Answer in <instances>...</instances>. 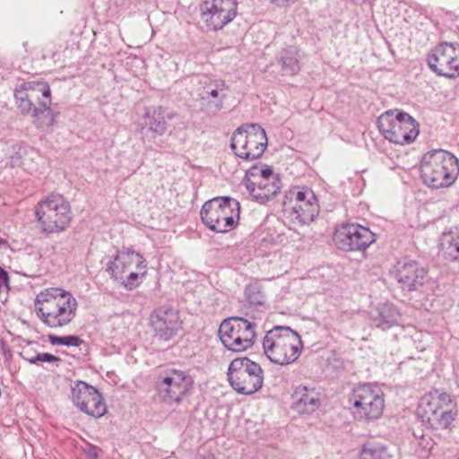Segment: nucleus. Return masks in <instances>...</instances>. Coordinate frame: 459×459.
Returning a JSON list of instances; mask_svg holds the SVG:
<instances>
[{
    "label": "nucleus",
    "instance_id": "f03ea898",
    "mask_svg": "<svg viewBox=\"0 0 459 459\" xmlns=\"http://www.w3.org/2000/svg\"><path fill=\"white\" fill-rule=\"evenodd\" d=\"M19 109L35 118L38 127L53 124L50 111L51 93L44 82H26L16 89L14 93Z\"/></svg>",
    "mask_w": 459,
    "mask_h": 459
},
{
    "label": "nucleus",
    "instance_id": "4c0bfd02",
    "mask_svg": "<svg viewBox=\"0 0 459 459\" xmlns=\"http://www.w3.org/2000/svg\"><path fill=\"white\" fill-rule=\"evenodd\" d=\"M195 459H215V456L210 451L200 450Z\"/></svg>",
    "mask_w": 459,
    "mask_h": 459
},
{
    "label": "nucleus",
    "instance_id": "2f4dec72",
    "mask_svg": "<svg viewBox=\"0 0 459 459\" xmlns=\"http://www.w3.org/2000/svg\"><path fill=\"white\" fill-rule=\"evenodd\" d=\"M70 204L59 195V231L65 230L72 221Z\"/></svg>",
    "mask_w": 459,
    "mask_h": 459
},
{
    "label": "nucleus",
    "instance_id": "f704fd0d",
    "mask_svg": "<svg viewBox=\"0 0 459 459\" xmlns=\"http://www.w3.org/2000/svg\"><path fill=\"white\" fill-rule=\"evenodd\" d=\"M82 341L76 335L59 336V345L78 347Z\"/></svg>",
    "mask_w": 459,
    "mask_h": 459
},
{
    "label": "nucleus",
    "instance_id": "0eeeda50",
    "mask_svg": "<svg viewBox=\"0 0 459 459\" xmlns=\"http://www.w3.org/2000/svg\"><path fill=\"white\" fill-rule=\"evenodd\" d=\"M377 126L385 139L396 144L411 143L419 134L418 123L403 111H385L378 117Z\"/></svg>",
    "mask_w": 459,
    "mask_h": 459
},
{
    "label": "nucleus",
    "instance_id": "412c9836",
    "mask_svg": "<svg viewBox=\"0 0 459 459\" xmlns=\"http://www.w3.org/2000/svg\"><path fill=\"white\" fill-rule=\"evenodd\" d=\"M57 288L48 289L37 295L35 307L39 318L48 326L57 323Z\"/></svg>",
    "mask_w": 459,
    "mask_h": 459
},
{
    "label": "nucleus",
    "instance_id": "7ed1b4c3",
    "mask_svg": "<svg viewBox=\"0 0 459 459\" xmlns=\"http://www.w3.org/2000/svg\"><path fill=\"white\" fill-rule=\"evenodd\" d=\"M263 349L271 362L287 366L299 359L303 343L300 335L290 327L275 325L266 332L263 340Z\"/></svg>",
    "mask_w": 459,
    "mask_h": 459
},
{
    "label": "nucleus",
    "instance_id": "dca6fc26",
    "mask_svg": "<svg viewBox=\"0 0 459 459\" xmlns=\"http://www.w3.org/2000/svg\"><path fill=\"white\" fill-rule=\"evenodd\" d=\"M333 239L341 250L361 251L375 241V234L368 228L351 223L337 229Z\"/></svg>",
    "mask_w": 459,
    "mask_h": 459
},
{
    "label": "nucleus",
    "instance_id": "aec40b11",
    "mask_svg": "<svg viewBox=\"0 0 459 459\" xmlns=\"http://www.w3.org/2000/svg\"><path fill=\"white\" fill-rule=\"evenodd\" d=\"M145 259L138 252L126 249L118 252L114 261L108 264V269L116 280H123V275L135 269H145Z\"/></svg>",
    "mask_w": 459,
    "mask_h": 459
},
{
    "label": "nucleus",
    "instance_id": "b1692460",
    "mask_svg": "<svg viewBox=\"0 0 459 459\" xmlns=\"http://www.w3.org/2000/svg\"><path fill=\"white\" fill-rule=\"evenodd\" d=\"M38 221L44 231L53 232L57 228V200L55 195L40 202L36 210Z\"/></svg>",
    "mask_w": 459,
    "mask_h": 459
},
{
    "label": "nucleus",
    "instance_id": "423d86ee",
    "mask_svg": "<svg viewBox=\"0 0 459 459\" xmlns=\"http://www.w3.org/2000/svg\"><path fill=\"white\" fill-rule=\"evenodd\" d=\"M267 143L266 133L260 125L244 124L234 131L230 148L237 157L254 160L264 154Z\"/></svg>",
    "mask_w": 459,
    "mask_h": 459
},
{
    "label": "nucleus",
    "instance_id": "393cba45",
    "mask_svg": "<svg viewBox=\"0 0 459 459\" xmlns=\"http://www.w3.org/2000/svg\"><path fill=\"white\" fill-rule=\"evenodd\" d=\"M226 89V84L222 81L210 82L200 90L199 96L201 100H206L211 108L219 111L222 108L223 101L226 99L224 92Z\"/></svg>",
    "mask_w": 459,
    "mask_h": 459
},
{
    "label": "nucleus",
    "instance_id": "ea45409f",
    "mask_svg": "<svg viewBox=\"0 0 459 459\" xmlns=\"http://www.w3.org/2000/svg\"><path fill=\"white\" fill-rule=\"evenodd\" d=\"M49 339L53 345L57 344V335H49Z\"/></svg>",
    "mask_w": 459,
    "mask_h": 459
},
{
    "label": "nucleus",
    "instance_id": "2eb2a0df",
    "mask_svg": "<svg viewBox=\"0 0 459 459\" xmlns=\"http://www.w3.org/2000/svg\"><path fill=\"white\" fill-rule=\"evenodd\" d=\"M193 386L192 377L184 371L172 370L156 383L159 397L166 403H178Z\"/></svg>",
    "mask_w": 459,
    "mask_h": 459
},
{
    "label": "nucleus",
    "instance_id": "f3484780",
    "mask_svg": "<svg viewBox=\"0 0 459 459\" xmlns=\"http://www.w3.org/2000/svg\"><path fill=\"white\" fill-rule=\"evenodd\" d=\"M73 403L84 413L100 418L107 412V405L101 394L92 385L77 381L71 386Z\"/></svg>",
    "mask_w": 459,
    "mask_h": 459
},
{
    "label": "nucleus",
    "instance_id": "58836bf2",
    "mask_svg": "<svg viewBox=\"0 0 459 459\" xmlns=\"http://www.w3.org/2000/svg\"><path fill=\"white\" fill-rule=\"evenodd\" d=\"M413 437L418 439V438H424L425 437V435L423 432H413Z\"/></svg>",
    "mask_w": 459,
    "mask_h": 459
},
{
    "label": "nucleus",
    "instance_id": "7c9ffc66",
    "mask_svg": "<svg viewBox=\"0 0 459 459\" xmlns=\"http://www.w3.org/2000/svg\"><path fill=\"white\" fill-rule=\"evenodd\" d=\"M245 295L251 305H263L265 301L263 288L258 282H253L247 285Z\"/></svg>",
    "mask_w": 459,
    "mask_h": 459
},
{
    "label": "nucleus",
    "instance_id": "c9c22d12",
    "mask_svg": "<svg viewBox=\"0 0 459 459\" xmlns=\"http://www.w3.org/2000/svg\"><path fill=\"white\" fill-rule=\"evenodd\" d=\"M9 290V277L8 273L5 270L0 267V292L4 290L7 291Z\"/></svg>",
    "mask_w": 459,
    "mask_h": 459
},
{
    "label": "nucleus",
    "instance_id": "bb28decb",
    "mask_svg": "<svg viewBox=\"0 0 459 459\" xmlns=\"http://www.w3.org/2000/svg\"><path fill=\"white\" fill-rule=\"evenodd\" d=\"M440 251L447 260L455 261L459 259V227L450 229L442 234Z\"/></svg>",
    "mask_w": 459,
    "mask_h": 459
},
{
    "label": "nucleus",
    "instance_id": "72a5a7b5",
    "mask_svg": "<svg viewBox=\"0 0 459 459\" xmlns=\"http://www.w3.org/2000/svg\"><path fill=\"white\" fill-rule=\"evenodd\" d=\"M21 355L22 356L23 359H25L26 360H28L30 363H32V364H34L38 361H40V362H56V361H57V357H56L52 354H49V353H39L35 357H26L25 351H22L21 353Z\"/></svg>",
    "mask_w": 459,
    "mask_h": 459
},
{
    "label": "nucleus",
    "instance_id": "cd10ccee",
    "mask_svg": "<svg viewBox=\"0 0 459 459\" xmlns=\"http://www.w3.org/2000/svg\"><path fill=\"white\" fill-rule=\"evenodd\" d=\"M77 301L69 292L59 289V326L67 325L75 316Z\"/></svg>",
    "mask_w": 459,
    "mask_h": 459
},
{
    "label": "nucleus",
    "instance_id": "9d476101",
    "mask_svg": "<svg viewBox=\"0 0 459 459\" xmlns=\"http://www.w3.org/2000/svg\"><path fill=\"white\" fill-rule=\"evenodd\" d=\"M228 379L238 393L252 394L262 387L264 371L258 363L247 357L237 358L229 366Z\"/></svg>",
    "mask_w": 459,
    "mask_h": 459
},
{
    "label": "nucleus",
    "instance_id": "20e7f679",
    "mask_svg": "<svg viewBox=\"0 0 459 459\" xmlns=\"http://www.w3.org/2000/svg\"><path fill=\"white\" fill-rule=\"evenodd\" d=\"M240 204L229 196L207 201L202 207V221L212 230L225 233L233 230L239 219Z\"/></svg>",
    "mask_w": 459,
    "mask_h": 459
},
{
    "label": "nucleus",
    "instance_id": "473e14b6",
    "mask_svg": "<svg viewBox=\"0 0 459 459\" xmlns=\"http://www.w3.org/2000/svg\"><path fill=\"white\" fill-rule=\"evenodd\" d=\"M145 272L142 273V274H144ZM141 274L140 272H135L134 270L128 272L126 273V276L123 275V280H120L123 283V285L127 290H133L134 287L138 285V279L139 275Z\"/></svg>",
    "mask_w": 459,
    "mask_h": 459
},
{
    "label": "nucleus",
    "instance_id": "a19ab883",
    "mask_svg": "<svg viewBox=\"0 0 459 459\" xmlns=\"http://www.w3.org/2000/svg\"><path fill=\"white\" fill-rule=\"evenodd\" d=\"M424 448H425V449H426V448H428V449H429V450L431 449V447H428V446H424Z\"/></svg>",
    "mask_w": 459,
    "mask_h": 459
},
{
    "label": "nucleus",
    "instance_id": "6e6552de",
    "mask_svg": "<svg viewBox=\"0 0 459 459\" xmlns=\"http://www.w3.org/2000/svg\"><path fill=\"white\" fill-rule=\"evenodd\" d=\"M455 404L446 393L438 391L424 395L419 404V415L432 429H448L455 419Z\"/></svg>",
    "mask_w": 459,
    "mask_h": 459
},
{
    "label": "nucleus",
    "instance_id": "f8f14e48",
    "mask_svg": "<svg viewBox=\"0 0 459 459\" xmlns=\"http://www.w3.org/2000/svg\"><path fill=\"white\" fill-rule=\"evenodd\" d=\"M243 183L250 196L259 204H265L272 200L281 186L278 175L267 166L250 168L246 172Z\"/></svg>",
    "mask_w": 459,
    "mask_h": 459
},
{
    "label": "nucleus",
    "instance_id": "a878e982",
    "mask_svg": "<svg viewBox=\"0 0 459 459\" xmlns=\"http://www.w3.org/2000/svg\"><path fill=\"white\" fill-rule=\"evenodd\" d=\"M401 315L399 311L392 304L380 305L376 313L372 315V322L376 327L382 330L389 329L397 325L400 321Z\"/></svg>",
    "mask_w": 459,
    "mask_h": 459
},
{
    "label": "nucleus",
    "instance_id": "ddd939ff",
    "mask_svg": "<svg viewBox=\"0 0 459 459\" xmlns=\"http://www.w3.org/2000/svg\"><path fill=\"white\" fill-rule=\"evenodd\" d=\"M429 69L436 74L450 79L459 77V44L440 42L427 55Z\"/></svg>",
    "mask_w": 459,
    "mask_h": 459
},
{
    "label": "nucleus",
    "instance_id": "e433bc0d",
    "mask_svg": "<svg viewBox=\"0 0 459 459\" xmlns=\"http://www.w3.org/2000/svg\"><path fill=\"white\" fill-rule=\"evenodd\" d=\"M99 448L92 445H88L87 447L84 449L85 455L90 459H97L99 455Z\"/></svg>",
    "mask_w": 459,
    "mask_h": 459
},
{
    "label": "nucleus",
    "instance_id": "c756f323",
    "mask_svg": "<svg viewBox=\"0 0 459 459\" xmlns=\"http://www.w3.org/2000/svg\"><path fill=\"white\" fill-rule=\"evenodd\" d=\"M359 459H392V455L385 445L377 442H368L363 446L359 453Z\"/></svg>",
    "mask_w": 459,
    "mask_h": 459
},
{
    "label": "nucleus",
    "instance_id": "1a4fd4ad",
    "mask_svg": "<svg viewBox=\"0 0 459 459\" xmlns=\"http://www.w3.org/2000/svg\"><path fill=\"white\" fill-rule=\"evenodd\" d=\"M349 402L353 406V416L358 420L373 421L379 419L385 408L382 390L371 384L359 385L353 389Z\"/></svg>",
    "mask_w": 459,
    "mask_h": 459
},
{
    "label": "nucleus",
    "instance_id": "f257e3e1",
    "mask_svg": "<svg viewBox=\"0 0 459 459\" xmlns=\"http://www.w3.org/2000/svg\"><path fill=\"white\" fill-rule=\"evenodd\" d=\"M420 177L423 183L434 189L451 186L459 175L458 159L442 149L426 152L420 160Z\"/></svg>",
    "mask_w": 459,
    "mask_h": 459
},
{
    "label": "nucleus",
    "instance_id": "4be33fe9",
    "mask_svg": "<svg viewBox=\"0 0 459 459\" xmlns=\"http://www.w3.org/2000/svg\"><path fill=\"white\" fill-rule=\"evenodd\" d=\"M174 114L161 106H152L145 108L143 115V125L147 127L153 137L162 136L168 129V122Z\"/></svg>",
    "mask_w": 459,
    "mask_h": 459
},
{
    "label": "nucleus",
    "instance_id": "4468645a",
    "mask_svg": "<svg viewBox=\"0 0 459 459\" xmlns=\"http://www.w3.org/2000/svg\"><path fill=\"white\" fill-rule=\"evenodd\" d=\"M238 13L237 0H203L200 15L205 26L213 31L222 30Z\"/></svg>",
    "mask_w": 459,
    "mask_h": 459
},
{
    "label": "nucleus",
    "instance_id": "9b49d317",
    "mask_svg": "<svg viewBox=\"0 0 459 459\" xmlns=\"http://www.w3.org/2000/svg\"><path fill=\"white\" fill-rule=\"evenodd\" d=\"M255 328V324L235 316L223 320L218 333L225 348L234 352H241L254 345Z\"/></svg>",
    "mask_w": 459,
    "mask_h": 459
},
{
    "label": "nucleus",
    "instance_id": "39448f33",
    "mask_svg": "<svg viewBox=\"0 0 459 459\" xmlns=\"http://www.w3.org/2000/svg\"><path fill=\"white\" fill-rule=\"evenodd\" d=\"M283 216L298 225L311 223L319 213V204L309 188L290 190L282 200Z\"/></svg>",
    "mask_w": 459,
    "mask_h": 459
},
{
    "label": "nucleus",
    "instance_id": "6ab92c4d",
    "mask_svg": "<svg viewBox=\"0 0 459 459\" xmlns=\"http://www.w3.org/2000/svg\"><path fill=\"white\" fill-rule=\"evenodd\" d=\"M178 315L172 308L160 307L151 316V326L159 339L168 341L178 329Z\"/></svg>",
    "mask_w": 459,
    "mask_h": 459
},
{
    "label": "nucleus",
    "instance_id": "a211bd4d",
    "mask_svg": "<svg viewBox=\"0 0 459 459\" xmlns=\"http://www.w3.org/2000/svg\"><path fill=\"white\" fill-rule=\"evenodd\" d=\"M394 277L403 291L419 290L427 281L428 272L416 261L398 262L394 271Z\"/></svg>",
    "mask_w": 459,
    "mask_h": 459
},
{
    "label": "nucleus",
    "instance_id": "c85d7f7f",
    "mask_svg": "<svg viewBox=\"0 0 459 459\" xmlns=\"http://www.w3.org/2000/svg\"><path fill=\"white\" fill-rule=\"evenodd\" d=\"M300 54L297 47L289 46L280 53L279 62L285 74L294 75L300 70Z\"/></svg>",
    "mask_w": 459,
    "mask_h": 459
},
{
    "label": "nucleus",
    "instance_id": "5701e85b",
    "mask_svg": "<svg viewBox=\"0 0 459 459\" xmlns=\"http://www.w3.org/2000/svg\"><path fill=\"white\" fill-rule=\"evenodd\" d=\"M291 397L292 408L299 414H311L321 405L320 394L314 387L299 385Z\"/></svg>",
    "mask_w": 459,
    "mask_h": 459
}]
</instances>
